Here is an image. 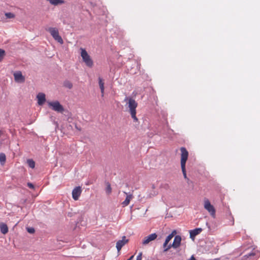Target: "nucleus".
I'll use <instances>...</instances> for the list:
<instances>
[{
  "label": "nucleus",
  "mask_w": 260,
  "mask_h": 260,
  "mask_svg": "<svg viewBox=\"0 0 260 260\" xmlns=\"http://www.w3.org/2000/svg\"><path fill=\"white\" fill-rule=\"evenodd\" d=\"M106 188L105 189L106 192L107 194H109L112 192V188L111 187V185L109 182H106Z\"/></svg>",
  "instance_id": "18"
},
{
  "label": "nucleus",
  "mask_w": 260,
  "mask_h": 260,
  "mask_svg": "<svg viewBox=\"0 0 260 260\" xmlns=\"http://www.w3.org/2000/svg\"><path fill=\"white\" fill-rule=\"evenodd\" d=\"M27 163L28 166L30 168H31L32 169L35 168V161L32 159H27Z\"/></svg>",
  "instance_id": "21"
},
{
  "label": "nucleus",
  "mask_w": 260,
  "mask_h": 260,
  "mask_svg": "<svg viewBox=\"0 0 260 260\" xmlns=\"http://www.w3.org/2000/svg\"><path fill=\"white\" fill-rule=\"evenodd\" d=\"M168 245V243L165 241L164 243L163 244L164 249H165L167 247Z\"/></svg>",
  "instance_id": "30"
},
{
  "label": "nucleus",
  "mask_w": 260,
  "mask_h": 260,
  "mask_svg": "<svg viewBox=\"0 0 260 260\" xmlns=\"http://www.w3.org/2000/svg\"><path fill=\"white\" fill-rule=\"evenodd\" d=\"M181 236L179 235H176L175 236V238H174L173 243L178 248L180 246V245L181 244Z\"/></svg>",
  "instance_id": "16"
},
{
  "label": "nucleus",
  "mask_w": 260,
  "mask_h": 260,
  "mask_svg": "<svg viewBox=\"0 0 260 260\" xmlns=\"http://www.w3.org/2000/svg\"><path fill=\"white\" fill-rule=\"evenodd\" d=\"M81 56L86 65L91 68L93 66V61L85 49H81Z\"/></svg>",
  "instance_id": "4"
},
{
  "label": "nucleus",
  "mask_w": 260,
  "mask_h": 260,
  "mask_svg": "<svg viewBox=\"0 0 260 260\" xmlns=\"http://www.w3.org/2000/svg\"><path fill=\"white\" fill-rule=\"evenodd\" d=\"M188 260H197L193 255H192Z\"/></svg>",
  "instance_id": "31"
},
{
  "label": "nucleus",
  "mask_w": 260,
  "mask_h": 260,
  "mask_svg": "<svg viewBox=\"0 0 260 260\" xmlns=\"http://www.w3.org/2000/svg\"><path fill=\"white\" fill-rule=\"evenodd\" d=\"M99 86H100V88L101 89V94H102V96H104V81L103 80V79L99 77Z\"/></svg>",
  "instance_id": "15"
},
{
  "label": "nucleus",
  "mask_w": 260,
  "mask_h": 260,
  "mask_svg": "<svg viewBox=\"0 0 260 260\" xmlns=\"http://www.w3.org/2000/svg\"><path fill=\"white\" fill-rule=\"evenodd\" d=\"M128 240L126 239L125 236L122 237V240H119L116 243V248L118 251H119L121 248L128 242Z\"/></svg>",
  "instance_id": "11"
},
{
  "label": "nucleus",
  "mask_w": 260,
  "mask_h": 260,
  "mask_svg": "<svg viewBox=\"0 0 260 260\" xmlns=\"http://www.w3.org/2000/svg\"><path fill=\"white\" fill-rule=\"evenodd\" d=\"M1 232L3 234H6L8 232V228L6 224L2 223L0 224Z\"/></svg>",
  "instance_id": "17"
},
{
  "label": "nucleus",
  "mask_w": 260,
  "mask_h": 260,
  "mask_svg": "<svg viewBox=\"0 0 260 260\" xmlns=\"http://www.w3.org/2000/svg\"><path fill=\"white\" fill-rule=\"evenodd\" d=\"M171 247H173V248H174L175 249L177 248V247L175 245H174V244L173 243L172 244L170 243V244H169L168 245L167 247L165 249H164V252L167 251Z\"/></svg>",
  "instance_id": "22"
},
{
  "label": "nucleus",
  "mask_w": 260,
  "mask_h": 260,
  "mask_svg": "<svg viewBox=\"0 0 260 260\" xmlns=\"http://www.w3.org/2000/svg\"><path fill=\"white\" fill-rule=\"evenodd\" d=\"M63 86L69 89H71L73 87L72 83L68 80H66L64 81Z\"/></svg>",
  "instance_id": "20"
},
{
  "label": "nucleus",
  "mask_w": 260,
  "mask_h": 260,
  "mask_svg": "<svg viewBox=\"0 0 260 260\" xmlns=\"http://www.w3.org/2000/svg\"><path fill=\"white\" fill-rule=\"evenodd\" d=\"M204 208L207 210L213 217L215 215V209L213 205H212L208 200H206L204 202Z\"/></svg>",
  "instance_id": "6"
},
{
  "label": "nucleus",
  "mask_w": 260,
  "mask_h": 260,
  "mask_svg": "<svg viewBox=\"0 0 260 260\" xmlns=\"http://www.w3.org/2000/svg\"><path fill=\"white\" fill-rule=\"evenodd\" d=\"M154 187H154V185H152V188H154Z\"/></svg>",
  "instance_id": "34"
},
{
  "label": "nucleus",
  "mask_w": 260,
  "mask_h": 260,
  "mask_svg": "<svg viewBox=\"0 0 260 260\" xmlns=\"http://www.w3.org/2000/svg\"><path fill=\"white\" fill-rule=\"evenodd\" d=\"M258 257L256 251L252 250L251 252L244 255L242 260H256Z\"/></svg>",
  "instance_id": "7"
},
{
  "label": "nucleus",
  "mask_w": 260,
  "mask_h": 260,
  "mask_svg": "<svg viewBox=\"0 0 260 260\" xmlns=\"http://www.w3.org/2000/svg\"><path fill=\"white\" fill-rule=\"evenodd\" d=\"M27 231L30 234H33L35 233V230L34 228H27Z\"/></svg>",
  "instance_id": "26"
},
{
  "label": "nucleus",
  "mask_w": 260,
  "mask_h": 260,
  "mask_svg": "<svg viewBox=\"0 0 260 260\" xmlns=\"http://www.w3.org/2000/svg\"><path fill=\"white\" fill-rule=\"evenodd\" d=\"M46 30L49 32L53 39L59 44H62L63 43V41L61 37L59 35L58 30L57 28L49 27L46 29Z\"/></svg>",
  "instance_id": "3"
},
{
  "label": "nucleus",
  "mask_w": 260,
  "mask_h": 260,
  "mask_svg": "<svg viewBox=\"0 0 260 260\" xmlns=\"http://www.w3.org/2000/svg\"><path fill=\"white\" fill-rule=\"evenodd\" d=\"M5 16L7 18H13L15 17V15L11 12L6 13Z\"/></svg>",
  "instance_id": "24"
},
{
  "label": "nucleus",
  "mask_w": 260,
  "mask_h": 260,
  "mask_svg": "<svg viewBox=\"0 0 260 260\" xmlns=\"http://www.w3.org/2000/svg\"><path fill=\"white\" fill-rule=\"evenodd\" d=\"M123 192H124V193L126 194V197L125 200L122 203V205L123 207H125V206H127L129 204L130 201L133 198V195H132V194H131V193L127 194V193H126L125 191H124Z\"/></svg>",
  "instance_id": "14"
},
{
  "label": "nucleus",
  "mask_w": 260,
  "mask_h": 260,
  "mask_svg": "<svg viewBox=\"0 0 260 260\" xmlns=\"http://www.w3.org/2000/svg\"><path fill=\"white\" fill-rule=\"evenodd\" d=\"M27 185V186L30 188L34 189L35 188L34 184L30 182H28Z\"/></svg>",
  "instance_id": "29"
},
{
  "label": "nucleus",
  "mask_w": 260,
  "mask_h": 260,
  "mask_svg": "<svg viewBox=\"0 0 260 260\" xmlns=\"http://www.w3.org/2000/svg\"><path fill=\"white\" fill-rule=\"evenodd\" d=\"M203 229L199 228L190 230L189 231L190 238L192 239H194V237L202 232Z\"/></svg>",
  "instance_id": "12"
},
{
  "label": "nucleus",
  "mask_w": 260,
  "mask_h": 260,
  "mask_svg": "<svg viewBox=\"0 0 260 260\" xmlns=\"http://www.w3.org/2000/svg\"><path fill=\"white\" fill-rule=\"evenodd\" d=\"M128 101L126 105L128 106V111L131 114V117L134 122H137L138 119L136 117V108L137 107L138 104L135 100L131 98L126 97L124 101Z\"/></svg>",
  "instance_id": "1"
},
{
  "label": "nucleus",
  "mask_w": 260,
  "mask_h": 260,
  "mask_svg": "<svg viewBox=\"0 0 260 260\" xmlns=\"http://www.w3.org/2000/svg\"><path fill=\"white\" fill-rule=\"evenodd\" d=\"M142 252H140L137 256L136 260H142Z\"/></svg>",
  "instance_id": "28"
},
{
  "label": "nucleus",
  "mask_w": 260,
  "mask_h": 260,
  "mask_svg": "<svg viewBox=\"0 0 260 260\" xmlns=\"http://www.w3.org/2000/svg\"><path fill=\"white\" fill-rule=\"evenodd\" d=\"M181 154V168L182 172L184 176V178L186 179L187 181H189V179L187 177L186 172L185 169V165L186 160H187L188 156V152L185 147H181L180 148Z\"/></svg>",
  "instance_id": "2"
},
{
  "label": "nucleus",
  "mask_w": 260,
  "mask_h": 260,
  "mask_svg": "<svg viewBox=\"0 0 260 260\" xmlns=\"http://www.w3.org/2000/svg\"><path fill=\"white\" fill-rule=\"evenodd\" d=\"M15 81L18 83H23L25 81V77L22 75L20 71L15 72L13 74Z\"/></svg>",
  "instance_id": "9"
},
{
  "label": "nucleus",
  "mask_w": 260,
  "mask_h": 260,
  "mask_svg": "<svg viewBox=\"0 0 260 260\" xmlns=\"http://www.w3.org/2000/svg\"><path fill=\"white\" fill-rule=\"evenodd\" d=\"M134 255H132L128 259H127V260H132L133 258H134Z\"/></svg>",
  "instance_id": "33"
},
{
  "label": "nucleus",
  "mask_w": 260,
  "mask_h": 260,
  "mask_svg": "<svg viewBox=\"0 0 260 260\" xmlns=\"http://www.w3.org/2000/svg\"><path fill=\"white\" fill-rule=\"evenodd\" d=\"M157 237V235L156 233H153L148 235V236L144 238V239L142 242L143 245H145L148 244L150 242L156 239Z\"/></svg>",
  "instance_id": "10"
},
{
  "label": "nucleus",
  "mask_w": 260,
  "mask_h": 260,
  "mask_svg": "<svg viewBox=\"0 0 260 260\" xmlns=\"http://www.w3.org/2000/svg\"><path fill=\"white\" fill-rule=\"evenodd\" d=\"M81 192L82 190L80 186H77L74 188L72 193L73 199L75 201L78 200L81 195Z\"/></svg>",
  "instance_id": "8"
},
{
  "label": "nucleus",
  "mask_w": 260,
  "mask_h": 260,
  "mask_svg": "<svg viewBox=\"0 0 260 260\" xmlns=\"http://www.w3.org/2000/svg\"><path fill=\"white\" fill-rule=\"evenodd\" d=\"M38 103L39 105H42L46 101L45 94L43 93H39L37 96Z\"/></svg>",
  "instance_id": "13"
},
{
  "label": "nucleus",
  "mask_w": 260,
  "mask_h": 260,
  "mask_svg": "<svg viewBox=\"0 0 260 260\" xmlns=\"http://www.w3.org/2000/svg\"><path fill=\"white\" fill-rule=\"evenodd\" d=\"M176 234V232L175 230H174L171 234L173 235V237L174 236V235Z\"/></svg>",
  "instance_id": "32"
},
{
  "label": "nucleus",
  "mask_w": 260,
  "mask_h": 260,
  "mask_svg": "<svg viewBox=\"0 0 260 260\" xmlns=\"http://www.w3.org/2000/svg\"><path fill=\"white\" fill-rule=\"evenodd\" d=\"M6 155L4 153H0V162L1 165H4L6 162Z\"/></svg>",
  "instance_id": "19"
},
{
  "label": "nucleus",
  "mask_w": 260,
  "mask_h": 260,
  "mask_svg": "<svg viewBox=\"0 0 260 260\" xmlns=\"http://www.w3.org/2000/svg\"><path fill=\"white\" fill-rule=\"evenodd\" d=\"M48 106L52 108V109L58 113H62L64 109L63 106L57 101L54 102H48Z\"/></svg>",
  "instance_id": "5"
},
{
  "label": "nucleus",
  "mask_w": 260,
  "mask_h": 260,
  "mask_svg": "<svg viewBox=\"0 0 260 260\" xmlns=\"http://www.w3.org/2000/svg\"><path fill=\"white\" fill-rule=\"evenodd\" d=\"M5 55V51L4 50L0 49V61L2 60L3 57Z\"/></svg>",
  "instance_id": "23"
},
{
  "label": "nucleus",
  "mask_w": 260,
  "mask_h": 260,
  "mask_svg": "<svg viewBox=\"0 0 260 260\" xmlns=\"http://www.w3.org/2000/svg\"><path fill=\"white\" fill-rule=\"evenodd\" d=\"M173 238V235L170 234L169 235L167 238H166L165 242L169 243L170 241Z\"/></svg>",
  "instance_id": "25"
},
{
  "label": "nucleus",
  "mask_w": 260,
  "mask_h": 260,
  "mask_svg": "<svg viewBox=\"0 0 260 260\" xmlns=\"http://www.w3.org/2000/svg\"><path fill=\"white\" fill-rule=\"evenodd\" d=\"M160 187L164 188H165L166 189H168L169 188V185L167 183L162 184L160 185Z\"/></svg>",
  "instance_id": "27"
}]
</instances>
